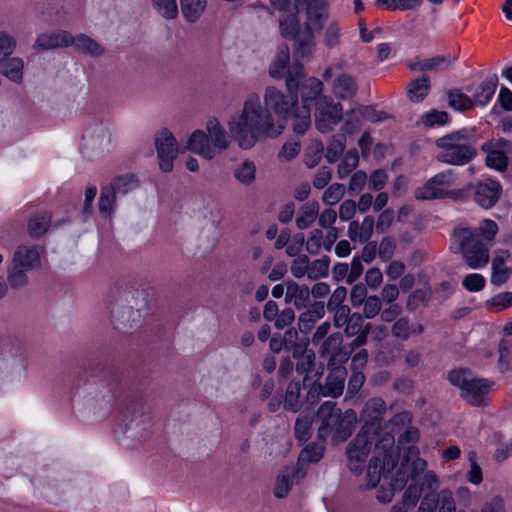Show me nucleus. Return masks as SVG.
I'll use <instances>...</instances> for the list:
<instances>
[{
    "label": "nucleus",
    "mask_w": 512,
    "mask_h": 512,
    "mask_svg": "<svg viewBox=\"0 0 512 512\" xmlns=\"http://www.w3.org/2000/svg\"><path fill=\"white\" fill-rule=\"evenodd\" d=\"M304 76L302 65H295L288 71L286 87L288 95L273 86H268L264 92L263 106L258 94L248 95L242 108L230 116L227 127L242 149L254 147L260 139L276 138L286 127V118L298 107V94L300 80Z\"/></svg>",
    "instance_id": "obj_1"
},
{
    "label": "nucleus",
    "mask_w": 512,
    "mask_h": 512,
    "mask_svg": "<svg viewBox=\"0 0 512 512\" xmlns=\"http://www.w3.org/2000/svg\"><path fill=\"white\" fill-rule=\"evenodd\" d=\"M397 458L398 452L395 448L394 435L386 432L375 444L366 474L368 488H374L381 481L383 482L376 494L378 501L382 503H389L396 490L402 489L410 478L416 477L412 476L410 472L398 468L396 474L388 481L389 473L394 469Z\"/></svg>",
    "instance_id": "obj_2"
},
{
    "label": "nucleus",
    "mask_w": 512,
    "mask_h": 512,
    "mask_svg": "<svg viewBox=\"0 0 512 512\" xmlns=\"http://www.w3.org/2000/svg\"><path fill=\"white\" fill-rule=\"evenodd\" d=\"M323 83L314 77H311L301 86L302 106L296 107L293 113L292 128L298 135L304 134L311 125L310 103L315 102V125L322 132H328L342 118L341 104L333 103L327 96H322Z\"/></svg>",
    "instance_id": "obj_3"
},
{
    "label": "nucleus",
    "mask_w": 512,
    "mask_h": 512,
    "mask_svg": "<svg viewBox=\"0 0 512 512\" xmlns=\"http://www.w3.org/2000/svg\"><path fill=\"white\" fill-rule=\"evenodd\" d=\"M232 139L235 141L230 130L227 132L219 119L211 117L205 129H197L189 135L186 149L206 160H212L229 148Z\"/></svg>",
    "instance_id": "obj_4"
},
{
    "label": "nucleus",
    "mask_w": 512,
    "mask_h": 512,
    "mask_svg": "<svg viewBox=\"0 0 512 512\" xmlns=\"http://www.w3.org/2000/svg\"><path fill=\"white\" fill-rule=\"evenodd\" d=\"M318 436L322 440L328 437L335 442L345 441L352 433L356 421V414L352 410L341 413L332 401L323 403L317 413Z\"/></svg>",
    "instance_id": "obj_5"
},
{
    "label": "nucleus",
    "mask_w": 512,
    "mask_h": 512,
    "mask_svg": "<svg viewBox=\"0 0 512 512\" xmlns=\"http://www.w3.org/2000/svg\"><path fill=\"white\" fill-rule=\"evenodd\" d=\"M440 152L437 159L452 165H464L475 156L471 135L466 130L453 132L436 141Z\"/></svg>",
    "instance_id": "obj_6"
},
{
    "label": "nucleus",
    "mask_w": 512,
    "mask_h": 512,
    "mask_svg": "<svg viewBox=\"0 0 512 512\" xmlns=\"http://www.w3.org/2000/svg\"><path fill=\"white\" fill-rule=\"evenodd\" d=\"M452 245L461 253L471 269H480L489 262L488 248L478 239V233L470 228H458L453 232Z\"/></svg>",
    "instance_id": "obj_7"
},
{
    "label": "nucleus",
    "mask_w": 512,
    "mask_h": 512,
    "mask_svg": "<svg viewBox=\"0 0 512 512\" xmlns=\"http://www.w3.org/2000/svg\"><path fill=\"white\" fill-rule=\"evenodd\" d=\"M450 383L460 390L461 397L474 406L485 405L493 382L475 377L470 371L458 369L448 374Z\"/></svg>",
    "instance_id": "obj_8"
},
{
    "label": "nucleus",
    "mask_w": 512,
    "mask_h": 512,
    "mask_svg": "<svg viewBox=\"0 0 512 512\" xmlns=\"http://www.w3.org/2000/svg\"><path fill=\"white\" fill-rule=\"evenodd\" d=\"M294 7L305 14V26L310 35L303 41L300 51L309 53L316 46L315 35L322 31L330 17V3L328 0H294Z\"/></svg>",
    "instance_id": "obj_9"
},
{
    "label": "nucleus",
    "mask_w": 512,
    "mask_h": 512,
    "mask_svg": "<svg viewBox=\"0 0 512 512\" xmlns=\"http://www.w3.org/2000/svg\"><path fill=\"white\" fill-rule=\"evenodd\" d=\"M153 420L148 412L135 410L121 427L122 445L135 448L146 443L152 435Z\"/></svg>",
    "instance_id": "obj_10"
},
{
    "label": "nucleus",
    "mask_w": 512,
    "mask_h": 512,
    "mask_svg": "<svg viewBox=\"0 0 512 512\" xmlns=\"http://www.w3.org/2000/svg\"><path fill=\"white\" fill-rule=\"evenodd\" d=\"M297 10L298 8L290 6L289 8L279 11L281 13L279 16V26L283 37L295 40L294 57L296 61H299L311 57L315 50V46L311 48L309 53H303L300 51L301 45L310 35V31L307 30L305 25L304 29L301 30Z\"/></svg>",
    "instance_id": "obj_11"
},
{
    "label": "nucleus",
    "mask_w": 512,
    "mask_h": 512,
    "mask_svg": "<svg viewBox=\"0 0 512 512\" xmlns=\"http://www.w3.org/2000/svg\"><path fill=\"white\" fill-rule=\"evenodd\" d=\"M25 377V365L21 353L13 347L0 350V389H9Z\"/></svg>",
    "instance_id": "obj_12"
},
{
    "label": "nucleus",
    "mask_w": 512,
    "mask_h": 512,
    "mask_svg": "<svg viewBox=\"0 0 512 512\" xmlns=\"http://www.w3.org/2000/svg\"><path fill=\"white\" fill-rule=\"evenodd\" d=\"M418 440L419 432L413 427L408 428L398 439V447L404 451V459L399 468L410 472L412 476H418L427 468L426 460L419 457V450L415 446Z\"/></svg>",
    "instance_id": "obj_13"
},
{
    "label": "nucleus",
    "mask_w": 512,
    "mask_h": 512,
    "mask_svg": "<svg viewBox=\"0 0 512 512\" xmlns=\"http://www.w3.org/2000/svg\"><path fill=\"white\" fill-rule=\"evenodd\" d=\"M155 146L159 159V167L164 172H170L174 167V160L178 154L184 153L188 149L180 146L173 133L168 129H162L155 136Z\"/></svg>",
    "instance_id": "obj_14"
},
{
    "label": "nucleus",
    "mask_w": 512,
    "mask_h": 512,
    "mask_svg": "<svg viewBox=\"0 0 512 512\" xmlns=\"http://www.w3.org/2000/svg\"><path fill=\"white\" fill-rule=\"evenodd\" d=\"M416 512H465L457 511L453 492L449 488L440 490L438 493H426L420 502ZM481 512H491V508L485 505Z\"/></svg>",
    "instance_id": "obj_15"
},
{
    "label": "nucleus",
    "mask_w": 512,
    "mask_h": 512,
    "mask_svg": "<svg viewBox=\"0 0 512 512\" xmlns=\"http://www.w3.org/2000/svg\"><path fill=\"white\" fill-rule=\"evenodd\" d=\"M370 436L374 439L375 435L368 432V426L363 427L347 448L348 466L350 470L356 474L362 472L366 457L370 452Z\"/></svg>",
    "instance_id": "obj_16"
},
{
    "label": "nucleus",
    "mask_w": 512,
    "mask_h": 512,
    "mask_svg": "<svg viewBox=\"0 0 512 512\" xmlns=\"http://www.w3.org/2000/svg\"><path fill=\"white\" fill-rule=\"evenodd\" d=\"M454 183V177L450 171L442 172L432 177L422 187L415 191V197L420 200H432L447 196L449 188Z\"/></svg>",
    "instance_id": "obj_17"
},
{
    "label": "nucleus",
    "mask_w": 512,
    "mask_h": 512,
    "mask_svg": "<svg viewBox=\"0 0 512 512\" xmlns=\"http://www.w3.org/2000/svg\"><path fill=\"white\" fill-rule=\"evenodd\" d=\"M511 149V143L505 139H492L482 145V150L486 153V164L488 167L497 171H504L508 165V153Z\"/></svg>",
    "instance_id": "obj_18"
},
{
    "label": "nucleus",
    "mask_w": 512,
    "mask_h": 512,
    "mask_svg": "<svg viewBox=\"0 0 512 512\" xmlns=\"http://www.w3.org/2000/svg\"><path fill=\"white\" fill-rule=\"evenodd\" d=\"M11 263L28 270H34L41 265V251L32 243L18 244L13 252Z\"/></svg>",
    "instance_id": "obj_19"
},
{
    "label": "nucleus",
    "mask_w": 512,
    "mask_h": 512,
    "mask_svg": "<svg viewBox=\"0 0 512 512\" xmlns=\"http://www.w3.org/2000/svg\"><path fill=\"white\" fill-rule=\"evenodd\" d=\"M73 43V35L66 30H56L41 33L37 36L34 49L49 50L70 47Z\"/></svg>",
    "instance_id": "obj_20"
},
{
    "label": "nucleus",
    "mask_w": 512,
    "mask_h": 512,
    "mask_svg": "<svg viewBox=\"0 0 512 512\" xmlns=\"http://www.w3.org/2000/svg\"><path fill=\"white\" fill-rule=\"evenodd\" d=\"M502 192L501 185L493 179H484L476 185L475 200L483 208L496 204Z\"/></svg>",
    "instance_id": "obj_21"
},
{
    "label": "nucleus",
    "mask_w": 512,
    "mask_h": 512,
    "mask_svg": "<svg viewBox=\"0 0 512 512\" xmlns=\"http://www.w3.org/2000/svg\"><path fill=\"white\" fill-rule=\"evenodd\" d=\"M385 409V402L381 398L370 399L369 401H367L363 409V427L368 426V432L373 433V435L378 434V429L380 428V421L382 419V415Z\"/></svg>",
    "instance_id": "obj_22"
},
{
    "label": "nucleus",
    "mask_w": 512,
    "mask_h": 512,
    "mask_svg": "<svg viewBox=\"0 0 512 512\" xmlns=\"http://www.w3.org/2000/svg\"><path fill=\"white\" fill-rule=\"evenodd\" d=\"M291 273L296 278H301L306 273H308L309 278H317L318 276H325L327 274V265L316 261L313 267L309 269V258L302 255L294 259L291 265Z\"/></svg>",
    "instance_id": "obj_23"
},
{
    "label": "nucleus",
    "mask_w": 512,
    "mask_h": 512,
    "mask_svg": "<svg viewBox=\"0 0 512 512\" xmlns=\"http://www.w3.org/2000/svg\"><path fill=\"white\" fill-rule=\"evenodd\" d=\"M71 46L74 47L77 52L93 58L101 57L105 54V47L86 34L73 36Z\"/></svg>",
    "instance_id": "obj_24"
},
{
    "label": "nucleus",
    "mask_w": 512,
    "mask_h": 512,
    "mask_svg": "<svg viewBox=\"0 0 512 512\" xmlns=\"http://www.w3.org/2000/svg\"><path fill=\"white\" fill-rule=\"evenodd\" d=\"M290 61V52L287 46L280 47L272 60L269 67V74L274 79L282 78L283 76H288V71L295 65H300L299 63H294L289 66Z\"/></svg>",
    "instance_id": "obj_25"
},
{
    "label": "nucleus",
    "mask_w": 512,
    "mask_h": 512,
    "mask_svg": "<svg viewBox=\"0 0 512 512\" xmlns=\"http://www.w3.org/2000/svg\"><path fill=\"white\" fill-rule=\"evenodd\" d=\"M310 291L307 286L299 285L294 281L286 282L285 301L293 303L296 308L302 309L308 304Z\"/></svg>",
    "instance_id": "obj_26"
},
{
    "label": "nucleus",
    "mask_w": 512,
    "mask_h": 512,
    "mask_svg": "<svg viewBox=\"0 0 512 512\" xmlns=\"http://www.w3.org/2000/svg\"><path fill=\"white\" fill-rule=\"evenodd\" d=\"M345 370L341 367L332 370L322 388V394L328 397H338L342 394L345 383Z\"/></svg>",
    "instance_id": "obj_27"
},
{
    "label": "nucleus",
    "mask_w": 512,
    "mask_h": 512,
    "mask_svg": "<svg viewBox=\"0 0 512 512\" xmlns=\"http://www.w3.org/2000/svg\"><path fill=\"white\" fill-rule=\"evenodd\" d=\"M374 218L372 216H366L362 223L352 221L349 224L348 236L352 241H359L361 243L368 241L373 233L374 229Z\"/></svg>",
    "instance_id": "obj_28"
},
{
    "label": "nucleus",
    "mask_w": 512,
    "mask_h": 512,
    "mask_svg": "<svg viewBox=\"0 0 512 512\" xmlns=\"http://www.w3.org/2000/svg\"><path fill=\"white\" fill-rule=\"evenodd\" d=\"M24 61L19 57H9L0 63V73L15 83H21Z\"/></svg>",
    "instance_id": "obj_29"
},
{
    "label": "nucleus",
    "mask_w": 512,
    "mask_h": 512,
    "mask_svg": "<svg viewBox=\"0 0 512 512\" xmlns=\"http://www.w3.org/2000/svg\"><path fill=\"white\" fill-rule=\"evenodd\" d=\"M181 12L185 20L195 23L204 14L207 0H180Z\"/></svg>",
    "instance_id": "obj_30"
},
{
    "label": "nucleus",
    "mask_w": 512,
    "mask_h": 512,
    "mask_svg": "<svg viewBox=\"0 0 512 512\" xmlns=\"http://www.w3.org/2000/svg\"><path fill=\"white\" fill-rule=\"evenodd\" d=\"M508 257L509 254L506 251H502L494 257L492 261V284L499 286L508 280L510 270L505 266V261L508 259Z\"/></svg>",
    "instance_id": "obj_31"
},
{
    "label": "nucleus",
    "mask_w": 512,
    "mask_h": 512,
    "mask_svg": "<svg viewBox=\"0 0 512 512\" xmlns=\"http://www.w3.org/2000/svg\"><path fill=\"white\" fill-rule=\"evenodd\" d=\"M332 90L336 97L340 99H348L356 93L357 87L352 76L342 74L334 81Z\"/></svg>",
    "instance_id": "obj_32"
},
{
    "label": "nucleus",
    "mask_w": 512,
    "mask_h": 512,
    "mask_svg": "<svg viewBox=\"0 0 512 512\" xmlns=\"http://www.w3.org/2000/svg\"><path fill=\"white\" fill-rule=\"evenodd\" d=\"M497 86L496 77H490L484 80L479 87L475 90L473 96V105H486L493 97Z\"/></svg>",
    "instance_id": "obj_33"
},
{
    "label": "nucleus",
    "mask_w": 512,
    "mask_h": 512,
    "mask_svg": "<svg viewBox=\"0 0 512 512\" xmlns=\"http://www.w3.org/2000/svg\"><path fill=\"white\" fill-rule=\"evenodd\" d=\"M28 269H24L15 264L10 263L7 268V284L8 288L21 289L28 285Z\"/></svg>",
    "instance_id": "obj_34"
},
{
    "label": "nucleus",
    "mask_w": 512,
    "mask_h": 512,
    "mask_svg": "<svg viewBox=\"0 0 512 512\" xmlns=\"http://www.w3.org/2000/svg\"><path fill=\"white\" fill-rule=\"evenodd\" d=\"M319 214V205L317 202H308L304 204L297 215L296 224L299 229L308 228Z\"/></svg>",
    "instance_id": "obj_35"
},
{
    "label": "nucleus",
    "mask_w": 512,
    "mask_h": 512,
    "mask_svg": "<svg viewBox=\"0 0 512 512\" xmlns=\"http://www.w3.org/2000/svg\"><path fill=\"white\" fill-rule=\"evenodd\" d=\"M423 327L419 323L410 324L406 318H400L392 327V334L400 339H407L412 334H421Z\"/></svg>",
    "instance_id": "obj_36"
},
{
    "label": "nucleus",
    "mask_w": 512,
    "mask_h": 512,
    "mask_svg": "<svg viewBox=\"0 0 512 512\" xmlns=\"http://www.w3.org/2000/svg\"><path fill=\"white\" fill-rule=\"evenodd\" d=\"M295 471L293 468H286L276 479L274 487V495L277 498H284L288 495L292 487V478Z\"/></svg>",
    "instance_id": "obj_37"
},
{
    "label": "nucleus",
    "mask_w": 512,
    "mask_h": 512,
    "mask_svg": "<svg viewBox=\"0 0 512 512\" xmlns=\"http://www.w3.org/2000/svg\"><path fill=\"white\" fill-rule=\"evenodd\" d=\"M430 91V81L423 77L412 81L408 86V96L414 102H421Z\"/></svg>",
    "instance_id": "obj_38"
},
{
    "label": "nucleus",
    "mask_w": 512,
    "mask_h": 512,
    "mask_svg": "<svg viewBox=\"0 0 512 512\" xmlns=\"http://www.w3.org/2000/svg\"><path fill=\"white\" fill-rule=\"evenodd\" d=\"M235 178L244 185L251 184L256 177V166L253 161L245 160L234 170Z\"/></svg>",
    "instance_id": "obj_39"
},
{
    "label": "nucleus",
    "mask_w": 512,
    "mask_h": 512,
    "mask_svg": "<svg viewBox=\"0 0 512 512\" xmlns=\"http://www.w3.org/2000/svg\"><path fill=\"white\" fill-rule=\"evenodd\" d=\"M116 208V194L113 189L105 187L101 190V196L99 200V211L101 214L107 217H111Z\"/></svg>",
    "instance_id": "obj_40"
},
{
    "label": "nucleus",
    "mask_w": 512,
    "mask_h": 512,
    "mask_svg": "<svg viewBox=\"0 0 512 512\" xmlns=\"http://www.w3.org/2000/svg\"><path fill=\"white\" fill-rule=\"evenodd\" d=\"M300 391L301 385L299 382H291L286 390L285 398H284V408L297 412L300 408Z\"/></svg>",
    "instance_id": "obj_41"
},
{
    "label": "nucleus",
    "mask_w": 512,
    "mask_h": 512,
    "mask_svg": "<svg viewBox=\"0 0 512 512\" xmlns=\"http://www.w3.org/2000/svg\"><path fill=\"white\" fill-rule=\"evenodd\" d=\"M51 217L49 214H40L36 215L30 219L28 224L29 233L33 237L42 236L50 227Z\"/></svg>",
    "instance_id": "obj_42"
},
{
    "label": "nucleus",
    "mask_w": 512,
    "mask_h": 512,
    "mask_svg": "<svg viewBox=\"0 0 512 512\" xmlns=\"http://www.w3.org/2000/svg\"><path fill=\"white\" fill-rule=\"evenodd\" d=\"M138 186V182L134 176L127 175V176H119L116 177L111 185L109 186L110 189H113L114 193L125 195L129 193L130 191L134 190Z\"/></svg>",
    "instance_id": "obj_43"
},
{
    "label": "nucleus",
    "mask_w": 512,
    "mask_h": 512,
    "mask_svg": "<svg viewBox=\"0 0 512 512\" xmlns=\"http://www.w3.org/2000/svg\"><path fill=\"white\" fill-rule=\"evenodd\" d=\"M359 163V155L356 149L349 150L342 158L338 166V176L345 178L348 176Z\"/></svg>",
    "instance_id": "obj_44"
},
{
    "label": "nucleus",
    "mask_w": 512,
    "mask_h": 512,
    "mask_svg": "<svg viewBox=\"0 0 512 512\" xmlns=\"http://www.w3.org/2000/svg\"><path fill=\"white\" fill-rule=\"evenodd\" d=\"M449 106L457 111L468 110L473 107V101L462 91L452 90L448 93Z\"/></svg>",
    "instance_id": "obj_45"
},
{
    "label": "nucleus",
    "mask_w": 512,
    "mask_h": 512,
    "mask_svg": "<svg viewBox=\"0 0 512 512\" xmlns=\"http://www.w3.org/2000/svg\"><path fill=\"white\" fill-rule=\"evenodd\" d=\"M312 418L309 414L302 413L295 423V436L301 441L305 442L311 437Z\"/></svg>",
    "instance_id": "obj_46"
},
{
    "label": "nucleus",
    "mask_w": 512,
    "mask_h": 512,
    "mask_svg": "<svg viewBox=\"0 0 512 512\" xmlns=\"http://www.w3.org/2000/svg\"><path fill=\"white\" fill-rule=\"evenodd\" d=\"M498 353V369L504 372L509 369L512 361V341L502 339L499 343Z\"/></svg>",
    "instance_id": "obj_47"
},
{
    "label": "nucleus",
    "mask_w": 512,
    "mask_h": 512,
    "mask_svg": "<svg viewBox=\"0 0 512 512\" xmlns=\"http://www.w3.org/2000/svg\"><path fill=\"white\" fill-rule=\"evenodd\" d=\"M153 7L163 18L171 20L178 15L176 0H153Z\"/></svg>",
    "instance_id": "obj_48"
},
{
    "label": "nucleus",
    "mask_w": 512,
    "mask_h": 512,
    "mask_svg": "<svg viewBox=\"0 0 512 512\" xmlns=\"http://www.w3.org/2000/svg\"><path fill=\"white\" fill-rule=\"evenodd\" d=\"M323 40L326 46L334 47L339 44L341 37V28L336 20L330 21L326 26L323 25Z\"/></svg>",
    "instance_id": "obj_49"
},
{
    "label": "nucleus",
    "mask_w": 512,
    "mask_h": 512,
    "mask_svg": "<svg viewBox=\"0 0 512 512\" xmlns=\"http://www.w3.org/2000/svg\"><path fill=\"white\" fill-rule=\"evenodd\" d=\"M448 114L445 111L432 109L421 117V122L426 127H434L436 125H445L448 122Z\"/></svg>",
    "instance_id": "obj_50"
},
{
    "label": "nucleus",
    "mask_w": 512,
    "mask_h": 512,
    "mask_svg": "<svg viewBox=\"0 0 512 512\" xmlns=\"http://www.w3.org/2000/svg\"><path fill=\"white\" fill-rule=\"evenodd\" d=\"M470 469L467 472V480L473 485H479L483 481L482 469L477 463V455L474 451L468 453Z\"/></svg>",
    "instance_id": "obj_51"
},
{
    "label": "nucleus",
    "mask_w": 512,
    "mask_h": 512,
    "mask_svg": "<svg viewBox=\"0 0 512 512\" xmlns=\"http://www.w3.org/2000/svg\"><path fill=\"white\" fill-rule=\"evenodd\" d=\"M16 48L15 38L7 32H0V63L11 57Z\"/></svg>",
    "instance_id": "obj_52"
},
{
    "label": "nucleus",
    "mask_w": 512,
    "mask_h": 512,
    "mask_svg": "<svg viewBox=\"0 0 512 512\" xmlns=\"http://www.w3.org/2000/svg\"><path fill=\"white\" fill-rule=\"evenodd\" d=\"M345 193V187L339 183L331 184L323 193L322 200L327 205L338 203Z\"/></svg>",
    "instance_id": "obj_53"
},
{
    "label": "nucleus",
    "mask_w": 512,
    "mask_h": 512,
    "mask_svg": "<svg viewBox=\"0 0 512 512\" xmlns=\"http://www.w3.org/2000/svg\"><path fill=\"white\" fill-rule=\"evenodd\" d=\"M324 147L321 142H314L309 146L305 153L304 162L308 168H313L319 164L322 159Z\"/></svg>",
    "instance_id": "obj_54"
},
{
    "label": "nucleus",
    "mask_w": 512,
    "mask_h": 512,
    "mask_svg": "<svg viewBox=\"0 0 512 512\" xmlns=\"http://www.w3.org/2000/svg\"><path fill=\"white\" fill-rule=\"evenodd\" d=\"M488 308L501 311L512 306V292H502L487 300Z\"/></svg>",
    "instance_id": "obj_55"
},
{
    "label": "nucleus",
    "mask_w": 512,
    "mask_h": 512,
    "mask_svg": "<svg viewBox=\"0 0 512 512\" xmlns=\"http://www.w3.org/2000/svg\"><path fill=\"white\" fill-rule=\"evenodd\" d=\"M454 61H455V58L450 55L436 56V57L425 60L422 63V69H425V70L445 69V68H448Z\"/></svg>",
    "instance_id": "obj_56"
},
{
    "label": "nucleus",
    "mask_w": 512,
    "mask_h": 512,
    "mask_svg": "<svg viewBox=\"0 0 512 512\" xmlns=\"http://www.w3.org/2000/svg\"><path fill=\"white\" fill-rule=\"evenodd\" d=\"M345 148V137L343 135L333 137L331 142L328 144L326 151V158L328 162L333 163L337 161L339 156L342 154Z\"/></svg>",
    "instance_id": "obj_57"
},
{
    "label": "nucleus",
    "mask_w": 512,
    "mask_h": 512,
    "mask_svg": "<svg viewBox=\"0 0 512 512\" xmlns=\"http://www.w3.org/2000/svg\"><path fill=\"white\" fill-rule=\"evenodd\" d=\"M462 285L470 292H479L485 287L486 279L481 274L471 273L463 278Z\"/></svg>",
    "instance_id": "obj_58"
},
{
    "label": "nucleus",
    "mask_w": 512,
    "mask_h": 512,
    "mask_svg": "<svg viewBox=\"0 0 512 512\" xmlns=\"http://www.w3.org/2000/svg\"><path fill=\"white\" fill-rule=\"evenodd\" d=\"M323 452V446L308 445L301 451L299 459L303 462H317L322 458Z\"/></svg>",
    "instance_id": "obj_59"
},
{
    "label": "nucleus",
    "mask_w": 512,
    "mask_h": 512,
    "mask_svg": "<svg viewBox=\"0 0 512 512\" xmlns=\"http://www.w3.org/2000/svg\"><path fill=\"white\" fill-rule=\"evenodd\" d=\"M300 152V144L297 141L286 142L278 153L280 161L288 162L294 159Z\"/></svg>",
    "instance_id": "obj_60"
},
{
    "label": "nucleus",
    "mask_w": 512,
    "mask_h": 512,
    "mask_svg": "<svg viewBox=\"0 0 512 512\" xmlns=\"http://www.w3.org/2000/svg\"><path fill=\"white\" fill-rule=\"evenodd\" d=\"M364 320L359 313H354L350 316L345 332L348 336H355L364 330Z\"/></svg>",
    "instance_id": "obj_61"
},
{
    "label": "nucleus",
    "mask_w": 512,
    "mask_h": 512,
    "mask_svg": "<svg viewBox=\"0 0 512 512\" xmlns=\"http://www.w3.org/2000/svg\"><path fill=\"white\" fill-rule=\"evenodd\" d=\"M388 180L387 173L384 170H375L368 179V187L373 191H380L386 185Z\"/></svg>",
    "instance_id": "obj_62"
},
{
    "label": "nucleus",
    "mask_w": 512,
    "mask_h": 512,
    "mask_svg": "<svg viewBox=\"0 0 512 512\" xmlns=\"http://www.w3.org/2000/svg\"><path fill=\"white\" fill-rule=\"evenodd\" d=\"M364 316L368 319L374 318L381 310V301L377 296H370L363 302Z\"/></svg>",
    "instance_id": "obj_63"
},
{
    "label": "nucleus",
    "mask_w": 512,
    "mask_h": 512,
    "mask_svg": "<svg viewBox=\"0 0 512 512\" xmlns=\"http://www.w3.org/2000/svg\"><path fill=\"white\" fill-rule=\"evenodd\" d=\"M368 183V177L365 172L357 171L355 172L349 182V193H358L360 192L364 186Z\"/></svg>",
    "instance_id": "obj_64"
}]
</instances>
